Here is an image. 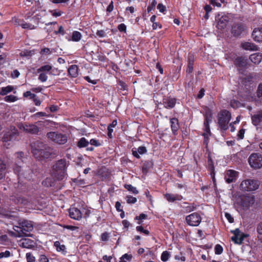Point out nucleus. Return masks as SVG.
Masks as SVG:
<instances>
[{
  "mask_svg": "<svg viewBox=\"0 0 262 262\" xmlns=\"http://www.w3.org/2000/svg\"><path fill=\"white\" fill-rule=\"evenodd\" d=\"M254 79L253 75L250 73L241 79V82L247 91H250L251 85L254 82Z\"/></svg>",
  "mask_w": 262,
  "mask_h": 262,
  "instance_id": "17",
  "label": "nucleus"
},
{
  "mask_svg": "<svg viewBox=\"0 0 262 262\" xmlns=\"http://www.w3.org/2000/svg\"><path fill=\"white\" fill-rule=\"evenodd\" d=\"M20 163H16L13 166V170L15 173L17 174L18 177L23 176V173L21 172V166L19 165Z\"/></svg>",
  "mask_w": 262,
  "mask_h": 262,
  "instance_id": "39",
  "label": "nucleus"
},
{
  "mask_svg": "<svg viewBox=\"0 0 262 262\" xmlns=\"http://www.w3.org/2000/svg\"><path fill=\"white\" fill-rule=\"evenodd\" d=\"M109 234L107 232H104L101 234V240L102 241L106 242L108 240Z\"/></svg>",
  "mask_w": 262,
  "mask_h": 262,
  "instance_id": "61",
  "label": "nucleus"
},
{
  "mask_svg": "<svg viewBox=\"0 0 262 262\" xmlns=\"http://www.w3.org/2000/svg\"><path fill=\"white\" fill-rule=\"evenodd\" d=\"M96 34L97 36L100 38L106 36V33L103 30H97L96 33Z\"/></svg>",
  "mask_w": 262,
  "mask_h": 262,
  "instance_id": "57",
  "label": "nucleus"
},
{
  "mask_svg": "<svg viewBox=\"0 0 262 262\" xmlns=\"http://www.w3.org/2000/svg\"><path fill=\"white\" fill-rule=\"evenodd\" d=\"M214 251H215V254H217V255L221 254L223 253V248L221 245H220V244H217L215 246Z\"/></svg>",
  "mask_w": 262,
  "mask_h": 262,
  "instance_id": "49",
  "label": "nucleus"
},
{
  "mask_svg": "<svg viewBox=\"0 0 262 262\" xmlns=\"http://www.w3.org/2000/svg\"><path fill=\"white\" fill-rule=\"evenodd\" d=\"M18 127L26 133L31 134H37L39 132L38 126L33 124L20 123L18 124Z\"/></svg>",
  "mask_w": 262,
  "mask_h": 262,
  "instance_id": "14",
  "label": "nucleus"
},
{
  "mask_svg": "<svg viewBox=\"0 0 262 262\" xmlns=\"http://www.w3.org/2000/svg\"><path fill=\"white\" fill-rule=\"evenodd\" d=\"M231 232L234 234V236L231 237V239L236 244H242L245 238L249 236L248 234L241 232L238 228L231 231Z\"/></svg>",
  "mask_w": 262,
  "mask_h": 262,
  "instance_id": "12",
  "label": "nucleus"
},
{
  "mask_svg": "<svg viewBox=\"0 0 262 262\" xmlns=\"http://www.w3.org/2000/svg\"><path fill=\"white\" fill-rule=\"evenodd\" d=\"M238 172L235 170L229 169L226 172L225 179L228 184L235 182L238 177Z\"/></svg>",
  "mask_w": 262,
  "mask_h": 262,
  "instance_id": "18",
  "label": "nucleus"
},
{
  "mask_svg": "<svg viewBox=\"0 0 262 262\" xmlns=\"http://www.w3.org/2000/svg\"><path fill=\"white\" fill-rule=\"evenodd\" d=\"M51 183L52 179L50 178H47L45 181L42 182V184L44 186H46L47 187H51L52 186Z\"/></svg>",
  "mask_w": 262,
  "mask_h": 262,
  "instance_id": "63",
  "label": "nucleus"
},
{
  "mask_svg": "<svg viewBox=\"0 0 262 262\" xmlns=\"http://www.w3.org/2000/svg\"><path fill=\"white\" fill-rule=\"evenodd\" d=\"M47 136L48 138L58 144H64L67 142V136L61 133L51 132L48 133Z\"/></svg>",
  "mask_w": 262,
  "mask_h": 262,
  "instance_id": "9",
  "label": "nucleus"
},
{
  "mask_svg": "<svg viewBox=\"0 0 262 262\" xmlns=\"http://www.w3.org/2000/svg\"><path fill=\"white\" fill-rule=\"evenodd\" d=\"M124 187L128 191L132 192L134 194H137L139 193L137 188L132 186L131 184H125L124 185Z\"/></svg>",
  "mask_w": 262,
  "mask_h": 262,
  "instance_id": "41",
  "label": "nucleus"
},
{
  "mask_svg": "<svg viewBox=\"0 0 262 262\" xmlns=\"http://www.w3.org/2000/svg\"><path fill=\"white\" fill-rule=\"evenodd\" d=\"M247 29L246 25L242 23H234L231 28V33L234 37H241L244 35Z\"/></svg>",
  "mask_w": 262,
  "mask_h": 262,
  "instance_id": "6",
  "label": "nucleus"
},
{
  "mask_svg": "<svg viewBox=\"0 0 262 262\" xmlns=\"http://www.w3.org/2000/svg\"><path fill=\"white\" fill-rule=\"evenodd\" d=\"M11 253L9 251L6 250L5 252H2L0 253V258L4 257H9L10 256Z\"/></svg>",
  "mask_w": 262,
  "mask_h": 262,
  "instance_id": "62",
  "label": "nucleus"
},
{
  "mask_svg": "<svg viewBox=\"0 0 262 262\" xmlns=\"http://www.w3.org/2000/svg\"><path fill=\"white\" fill-rule=\"evenodd\" d=\"M69 213L70 217L75 220L79 221L82 218V213L77 208L71 207L69 209Z\"/></svg>",
  "mask_w": 262,
  "mask_h": 262,
  "instance_id": "19",
  "label": "nucleus"
},
{
  "mask_svg": "<svg viewBox=\"0 0 262 262\" xmlns=\"http://www.w3.org/2000/svg\"><path fill=\"white\" fill-rule=\"evenodd\" d=\"M40 73L38 76V79L42 82H44L46 81L48 78L47 74L45 73H42V72H40Z\"/></svg>",
  "mask_w": 262,
  "mask_h": 262,
  "instance_id": "48",
  "label": "nucleus"
},
{
  "mask_svg": "<svg viewBox=\"0 0 262 262\" xmlns=\"http://www.w3.org/2000/svg\"><path fill=\"white\" fill-rule=\"evenodd\" d=\"M202 136L204 137V141L203 144L205 145V148L206 149V150H207V148H208V143H209V137L210 136H208V134L206 133H203L202 134Z\"/></svg>",
  "mask_w": 262,
  "mask_h": 262,
  "instance_id": "47",
  "label": "nucleus"
},
{
  "mask_svg": "<svg viewBox=\"0 0 262 262\" xmlns=\"http://www.w3.org/2000/svg\"><path fill=\"white\" fill-rule=\"evenodd\" d=\"M205 90L204 88L201 89L196 98L199 99H202L205 95Z\"/></svg>",
  "mask_w": 262,
  "mask_h": 262,
  "instance_id": "60",
  "label": "nucleus"
},
{
  "mask_svg": "<svg viewBox=\"0 0 262 262\" xmlns=\"http://www.w3.org/2000/svg\"><path fill=\"white\" fill-rule=\"evenodd\" d=\"M231 118L230 112L227 110H221L218 114V125L221 129L226 131L228 128V123Z\"/></svg>",
  "mask_w": 262,
  "mask_h": 262,
  "instance_id": "3",
  "label": "nucleus"
},
{
  "mask_svg": "<svg viewBox=\"0 0 262 262\" xmlns=\"http://www.w3.org/2000/svg\"><path fill=\"white\" fill-rule=\"evenodd\" d=\"M260 182L256 179H246L242 181L239 185V189L244 192H250L257 190Z\"/></svg>",
  "mask_w": 262,
  "mask_h": 262,
  "instance_id": "4",
  "label": "nucleus"
},
{
  "mask_svg": "<svg viewBox=\"0 0 262 262\" xmlns=\"http://www.w3.org/2000/svg\"><path fill=\"white\" fill-rule=\"evenodd\" d=\"M252 123L254 126H258L262 122V110L258 111L251 116Z\"/></svg>",
  "mask_w": 262,
  "mask_h": 262,
  "instance_id": "24",
  "label": "nucleus"
},
{
  "mask_svg": "<svg viewBox=\"0 0 262 262\" xmlns=\"http://www.w3.org/2000/svg\"><path fill=\"white\" fill-rule=\"evenodd\" d=\"M69 75L72 78H76L78 76L79 68L77 65L72 64L68 70Z\"/></svg>",
  "mask_w": 262,
  "mask_h": 262,
  "instance_id": "28",
  "label": "nucleus"
},
{
  "mask_svg": "<svg viewBox=\"0 0 262 262\" xmlns=\"http://www.w3.org/2000/svg\"><path fill=\"white\" fill-rule=\"evenodd\" d=\"M14 90V87L12 85H8L5 87H2L1 89L0 95L5 96Z\"/></svg>",
  "mask_w": 262,
  "mask_h": 262,
  "instance_id": "37",
  "label": "nucleus"
},
{
  "mask_svg": "<svg viewBox=\"0 0 262 262\" xmlns=\"http://www.w3.org/2000/svg\"><path fill=\"white\" fill-rule=\"evenodd\" d=\"M237 200L238 205L244 209H248L254 204L255 197L249 194L242 195L238 197Z\"/></svg>",
  "mask_w": 262,
  "mask_h": 262,
  "instance_id": "5",
  "label": "nucleus"
},
{
  "mask_svg": "<svg viewBox=\"0 0 262 262\" xmlns=\"http://www.w3.org/2000/svg\"><path fill=\"white\" fill-rule=\"evenodd\" d=\"M163 196L164 199L169 203H173L176 201H181L183 199V196L179 194L166 193L164 194Z\"/></svg>",
  "mask_w": 262,
  "mask_h": 262,
  "instance_id": "22",
  "label": "nucleus"
},
{
  "mask_svg": "<svg viewBox=\"0 0 262 262\" xmlns=\"http://www.w3.org/2000/svg\"><path fill=\"white\" fill-rule=\"evenodd\" d=\"M154 165L153 162L150 160L145 161L142 165V171L144 174H146L149 170Z\"/></svg>",
  "mask_w": 262,
  "mask_h": 262,
  "instance_id": "32",
  "label": "nucleus"
},
{
  "mask_svg": "<svg viewBox=\"0 0 262 262\" xmlns=\"http://www.w3.org/2000/svg\"><path fill=\"white\" fill-rule=\"evenodd\" d=\"M6 170V165L4 163V161H0V180L5 177Z\"/></svg>",
  "mask_w": 262,
  "mask_h": 262,
  "instance_id": "38",
  "label": "nucleus"
},
{
  "mask_svg": "<svg viewBox=\"0 0 262 262\" xmlns=\"http://www.w3.org/2000/svg\"><path fill=\"white\" fill-rule=\"evenodd\" d=\"M212 122H207V121H204V133H206L208 135V136L211 135V130L210 128V123Z\"/></svg>",
  "mask_w": 262,
  "mask_h": 262,
  "instance_id": "42",
  "label": "nucleus"
},
{
  "mask_svg": "<svg viewBox=\"0 0 262 262\" xmlns=\"http://www.w3.org/2000/svg\"><path fill=\"white\" fill-rule=\"evenodd\" d=\"M26 259L27 262H35L36 259L31 252H28L26 253Z\"/></svg>",
  "mask_w": 262,
  "mask_h": 262,
  "instance_id": "50",
  "label": "nucleus"
},
{
  "mask_svg": "<svg viewBox=\"0 0 262 262\" xmlns=\"http://www.w3.org/2000/svg\"><path fill=\"white\" fill-rule=\"evenodd\" d=\"M194 62V56L193 54H188V65L186 69V73L190 74L192 73Z\"/></svg>",
  "mask_w": 262,
  "mask_h": 262,
  "instance_id": "26",
  "label": "nucleus"
},
{
  "mask_svg": "<svg viewBox=\"0 0 262 262\" xmlns=\"http://www.w3.org/2000/svg\"><path fill=\"white\" fill-rule=\"evenodd\" d=\"M177 99L171 97H165L163 99V104L164 107L167 109L173 108L176 104Z\"/></svg>",
  "mask_w": 262,
  "mask_h": 262,
  "instance_id": "20",
  "label": "nucleus"
},
{
  "mask_svg": "<svg viewBox=\"0 0 262 262\" xmlns=\"http://www.w3.org/2000/svg\"><path fill=\"white\" fill-rule=\"evenodd\" d=\"M137 201V198L132 195L126 196V202L128 204H135Z\"/></svg>",
  "mask_w": 262,
  "mask_h": 262,
  "instance_id": "51",
  "label": "nucleus"
},
{
  "mask_svg": "<svg viewBox=\"0 0 262 262\" xmlns=\"http://www.w3.org/2000/svg\"><path fill=\"white\" fill-rule=\"evenodd\" d=\"M132 259L133 255L131 254L125 253L120 258L119 262H130Z\"/></svg>",
  "mask_w": 262,
  "mask_h": 262,
  "instance_id": "40",
  "label": "nucleus"
},
{
  "mask_svg": "<svg viewBox=\"0 0 262 262\" xmlns=\"http://www.w3.org/2000/svg\"><path fill=\"white\" fill-rule=\"evenodd\" d=\"M102 141H100L96 139H91L89 141V144L91 145L94 146L95 147H99L102 145Z\"/></svg>",
  "mask_w": 262,
  "mask_h": 262,
  "instance_id": "44",
  "label": "nucleus"
},
{
  "mask_svg": "<svg viewBox=\"0 0 262 262\" xmlns=\"http://www.w3.org/2000/svg\"><path fill=\"white\" fill-rule=\"evenodd\" d=\"M233 63L236 67L239 73H242L247 67L248 59L245 57L238 56L234 59Z\"/></svg>",
  "mask_w": 262,
  "mask_h": 262,
  "instance_id": "13",
  "label": "nucleus"
},
{
  "mask_svg": "<svg viewBox=\"0 0 262 262\" xmlns=\"http://www.w3.org/2000/svg\"><path fill=\"white\" fill-rule=\"evenodd\" d=\"M256 95L259 98L262 97V82L260 83L258 85Z\"/></svg>",
  "mask_w": 262,
  "mask_h": 262,
  "instance_id": "54",
  "label": "nucleus"
},
{
  "mask_svg": "<svg viewBox=\"0 0 262 262\" xmlns=\"http://www.w3.org/2000/svg\"><path fill=\"white\" fill-rule=\"evenodd\" d=\"M250 166L253 169H257L262 167V155L259 153H252L248 158Z\"/></svg>",
  "mask_w": 262,
  "mask_h": 262,
  "instance_id": "7",
  "label": "nucleus"
},
{
  "mask_svg": "<svg viewBox=\"0 0 262 262\" xmlns=\"http://www.w3.org/2000/svg\"><path fill=\"white\" fill-rule=\"evenodd\" d=\"M249 59L254 64H258L262 60V54L260 53L252 54L250 56Z\"/></svg>",
  "mask_w": 262,
  "mask_h": 262,
  "instance_id": "29",
  "label": "nucleus"
},
{
  "mask_svg": "<svg viewBox=\"0 0 262 262\" xmlns=\"http://www.w3.org/2000/svg\"><path fill=\"white\" fill-rule=\"evenodd\" d=\"M52 69V66L50 64H46L41 66L40 68H39L37 70V72L38 73H39L40 72H48L49 74H51V72H50L51 70Z\"/></svg>",
  "mask_w": 262,
  "mask_h": 262,
  "instance_id": "36",
  "label": "nucleus"
},
{
  "mask_svg": "<svg viewBox=\"0 0 262 262\" xmlns=\"http://www.w3.org/2000/svg\"><path fill=\"white\" fill-rule=\"evenodd\" d=\"M23 96L26 98L29 97L30 99H32L34 97H36V95L34 94L31 93L30 91H27L24 93Z\"/></svg>",
  "mask_w": 262,
  "mask_h": 262,
  "instance_id": "53",
  "label": "nucleus"
},
{
  "mask_svg": "<svg viewBox=\"0 0 262 262\" xmlns=\"http://www.w3.org/2000/svg\"><path fill=\"white\" fill-rule=\"evenodd\" d=\"M215 21L216 28L222 31L227 27L229 21V17L227 15L221 12L215 16Z\"/></svg>",
  "mask_w": 262,
  "mask_h": 262,
  "instance_id": "8",
  "label": "nucleus"
},
{
  "mask_svg": "<svg viewBox=\"0 0 262 262\" xmlns=\"http://www.w3.org/2000/svg\"><path fill=\"white\" fill-rule=\"evenodd\" d=\"M186 222L191 226H198L202 221V217L198 212L192 213L186 216Z\"/></svg>",
  "mask_w": 262,
  "mask_h": 262,
  "instance_id": "11",
  "label": "nucleus"
},
{
  "mask_svg": "<svg viewBox=\"0 0 262 262\" xmlns=\"http://www.w3.org/2000/svg\"><path fill=\"white\" fill-rule=\"evenodd\" d=\"M225 216L230 223H232L234 222V218L231 216V215L230 213L226 212L225 214Z\"/></svg>",
  "mask_w": 262,
  "mask_h": 262,
  "instance_id": "64",
  "label": "nucleus"
},
{
  "mask_svg": "<svg viewBox=\"0 0 262 262\" xmlns=\"http://www.w3.org/2000/svg\"><path fill=\"white\" fill-rule=\"evenodd\" d=\"M24 152H18L17 153V158L16 159V162H17L18 163H21L23 162V160L21 159V158L24 156Z\"/></svg>",
  "mask_w": 262,
  "mask_h": 262,
  "instance_id": "59",
  "label": "nucleus"
},
{
  "mask_svg": "<svg viewBox=\"0 0 262 262\" xmlns=\"http://www.w3.org/2000/svg\"><path fill=\"white\" fill-rule=\"evenodd\" d=\"M133 156L137 159H140V155H143L147 152V148L144 146H139L138 148L134 147L132 149Z\"/></svg>",
  "mask_w": 262,
  "mask_h": 262,
  "instance_id": "21",
  "label": "nucleus"
},
{
  "mask_svg": "<svg viewBox=\"0 0 262 262\" xmlns=\"http://www.w3.org/2000/svg\"><path fill=\"white\" fill-rule=\"evenodd\" d=\"M54 246L57 252H61L64 255L66 254V247L64 245H61L59 241H56L54 243Z\"/></svg>",
  "mask_w": 262,
  "mask_h": 262,
  "instance_id": "33",
  "label": "nucleus"
},
{
  "mask_svg": "<svg viewBox=\"0 0 262 262\" xmlns=\"http://www.w3.org/2000/svg\"><path fill=\"white\" fill-rule=\"evenodd\" d=\"M38 262H49V259L45 254H40L38 259Z\"/></svg>",
  "mask_w": 262,
  "mask_h": 262,
  "instance_id": "55",
  "label": "nucleus"
},
{
  "mask_svg": "<svg viewBox=\"0 0 262 262\" xmlns=\"http://www.w3.org/2000/svg\"><path fill=\"white\" fill-rule=\"evenodd\" d=\"M18 224L21 226L20 227V231L23 233V236H30V233L28 234L26 232H30L33 229V226L31 221H29L26 220H20L18 222Z\"/></svg>",
  "mask_w": 262,
  "mask_h": 262,
  "instance_id": "10",
  "label": "nucleus"
},
{
  "mask_svg": "<svg viewBox=\"0 0 262 262\" xmlns=\"http://www.w3.org/2000/svg\"><path fill=\"white\" fill-rule=\"evenodd\" d=\"M197 206L194 203L189 204L188 206L185 207V210L187 212H190L196 209Z\"/></svg>",
  "mask_w": 262,
  "mask_h": 262,
  "instance_id": "46",
  "label": "nucleus"
},
{
  "mask_svg": "<svg viewBox=\"0 0 262 262\" xmlns=\"http://www.w3.org/2000/svg\"><path fill=\"white\" fill-rule=\"evenodd\" d=\"M170 256V254L167 251H164L162 253L161 259L162 261H167Z\"/></svg>",
  "mask_w": 262,
  "mask_h": 262,
  "instance_id": "43",
  "label": "nucleus"
},
{
  "mask_svg": "<svg viewBox=\"0 0 262 262\" xmlns=\"http://www.w3.org/2000/svg\"><path fill=\"white\" fill-rule=\"evenodd\" d=\"M31 152L34 157L40 160L42 159H48L52 154L51 148L42 142L37 141L31 144Z\"/></svg>",
  "mask_w": 262,
  "mask_h": 262,
  "instance_id": "1",
  "label": "nucleus"
},
{
  "mask_svg": "<svg viewBox=\"0 0 262 262\" xmlns=\"http://www.w3.org/2000/svg\"><path fill=\"white\" fill-rule=\"evenodd\" d=\"M18 130L15 127L13 126V129L5 133L2 138L3 142H7L13 139H15L18 136Z\"/></svg>",
  "mask_w": 262,
  "mask_h": 262,
  "instance_id": "15",
  "label": "nucleus"
},
{
  "mask_svg": "<svg viewBox=\"0 0 262 262\" xmlns=\"http://www.w3.org/2000/svg\"><path fill=\"white\" fill-rule=\"evenodd\" d=\"M241 47L246 50L256 51L258 48L254 43L250 42H245L241 44Z\"/></svg>",
  "mask_w": 262,
  "mask_h": 262,
  "instance_id": "30",
  "label": "nucleus"
},
{
  "mask_svg": "<svg viewBox=\"0 0 262 262\" xmlns=\"http://www.w3.org/2000/svg\"><path fill=\"white\" fill-rule=\"evenodd\" d=\"M118 30L121 32H126V26L124 24H120L117 27Z\"/></svg>",
  "mask_w": 262,
  "mask_h": 262,
  "instance_id": "58",
  "label": "nucleus"
},
{
  "mask_svg": "<svg viewBox=\"0 0 262 262\" xmlns=\"http://www.w3.org/2000/svg\"><path fill=\"white\" fill-rule=\"evenodd\" d=\"M81 38L82 34L80 32L77 31H74L72 32L71 39L68 38V41L72 40L73 41L78 42L81 40Z\"/></svg>",
  "mask_w": 262,
  "mask_h": 262,
  "instance_id": "34",
  "label": "nucleus"
},
{
  "mask_svg": "<svg viewBox=\"0 0 262 262\" xmlns=\"http://www.w3.org/2000/svg\"><path fill=\"white\" fill-rule=\"evenodd\" d=\"M170 127L173 135H177L178 131L180 128L179 120L176 117H173L170 119Z\"/></svg>",
  "mask_w": 262,
  "mask_h": 262,
  "instance_id": "23",
  "label": "nucleus"
},
{
  "mask_svg": "<svg viewBox=\"0 0 262 262\" xmlns=\"http://www.w3.org/2000/svg\"><path fill=\"white\" fill-rule=\"evenodd\" d=\"M207 158L208 163V169L210 172V175L213 180L215 176V170L213 164V161L212 158L211 152L209 150V148H207L206 152L205 153Z\"/></svg>",
  "mask_w": 262,
  "mask_h": 262,
  "instance_id": "16",
  "label": "nucleus"
},
{
  "mask_svg": "<svg viewBox=\"0 0 262 262\" xmlns=\"http://www.w3.org/2000/svg\"><path fill=\"white\" fill-rule=\"evenodd\" d=\"M54 33L55 34V35H57L58 34H60L62 35H64L66 33V31L63 28V27L62 26H60L59 27V29H58V30L57 31H55L54 32Z\"/></svg>",
  "mask_w": 262,
  "mask_h": 262,
  "instance_id": "56",
  "label": "nucleus"
},
{
  "mask_svg": "<svg viewBox=\"0 0 262 262\" xmlns=\"http://www.w3.org/2000/svg\"><path fill=\"white\" fill-rule=\"evenodd\" d=\"M203 115L204 117V121L212 122L213 119L212 111L207 106L204 108Z\"/></svg>",
  "mask_w": 262,
  "mask_h": 262,
  "instance_id": "27",
  "label": "nucleus"
},
{
  "mask_svg": "<svg viewBox=\"0 0 262 262\" xmlns=\"http://www.w3.org/2000/svg\"><path fill=\"white\" fill-rule=\"evenodd\" d=\"M15 23L17 24V25L18 26H21L23 29H30V30H33V29H35V28H36L34 26V25H33L31 24H30V23H27L25 22L24 20H16Z\"/></svg>",
  "mask_w": 262,
  "mask_h": 262,
  "instance_id": "31",
  "label": "nucleus"
},
{
  "mask_svg": "<svg viewBox=\"0 0 262 262\" xmlns=\"http://www.w3.org/2000/svg\"><path fill=\"white\" fill-rule=\"evenodd\" d=\"M50 12L53 16L56 17L60 16L63 14V12L61 10H50Z\"/></svg>",
  "mask_w": 262,
  "mask_h": 262,
  "instance_id": "52",
  "label": "nucleus"
},
{
  "mask_svg": "<svg viewBox=\"0 0 262 262\" xmlns=\"http://www.w3.org/2000/svg\"><path fill=\"white\" fill-rule=\"evenodd\" d=\"M252 37L254 41H262V28H255L252 33Z\"/></svg>",
  "mask_w": 262,
  "mask_h": 262,
  "instance_id": "25",
  "label": "nucleus"
},
{
  "mask_svg": "<svg viewBox=\"0 0 262 262\" xmlns=\"http://www.w3.org/2000/svg\"><path fill=\"white\" fill-rule=\"evenodd\" d=\"M68 166L66 159H62L58 160L53 166V176L58 180H63L67 175Z\"/></svg>",
  "mask_w": 262,
  "mask_h": 262,
  "instance_id": "2",
  "label": "nucleus"
},
{
  "mask_svg": "<svg viewBox=\"0 0 262 262\" xmlns=\"http://www.w3.org/2000/svg\"><path fill=\"white\" fill-rule=\"evenodd\" d=\"M89 141L84 137L81 138L77 143V146L79 148L88 147Z\"/></svg>",
  "mask_w": 262,
  "mask_h": 262,
  "instance_id": "35",
  "label": "nucleus"
},
{
  "mask_svg": "<svg viewBox=\"0 0 262 262\" xmlns=\"http://www.w3.org/2000/svg\"><path fill=\"white\" fill-rule=\"evenodd\" d=\"M4 100L6 102H13L17 101L18 100V98L16 96H15L14 95H10L6 96L5 97Z\"/></svg>",
  "mask_w": 262,
  "mask_h": 262,
  "instance_id": "45",
  "label": "nucleus"
}]
</instances>
